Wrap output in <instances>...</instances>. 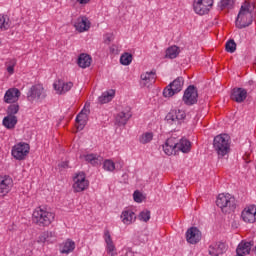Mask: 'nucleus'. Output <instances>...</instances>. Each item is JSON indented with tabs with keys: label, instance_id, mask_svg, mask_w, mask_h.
<instances>
[{
	"label": "nucleus",
	"instance_id": "8fccbe9b",
	"mask_svg": "<svg viewBox=\"0 0 256 256\" xmlns=\"http://www.w3.org/2000/svg\"><path fill=\"white\" fill-rule=\"evenodd\" d=\"M254 81L253 80H250L249 82H248V85H254Z\"/></svg>",
	"mask_w": 256,
	"mask_h": 256
},
{
	"label": "nucleus",
	"instance_id": "cd10ccee",
	"mask_svg": "<svg viewBox=\"0 0 256 256\" xmlns=\"http://www.w3.org/2000/svg\"><path fill=\"white\" fill-rule=\"evenodd\" d=\"M131 119V112H120L116 116V124L118 127L127 125V121Z\"/></svg>",
	"mask_w": 256,
	"mask_h": 256
},
{
	"label": "nucleus",
	"instance_id": "4be33fe9",
	"mask_svg": "<svg viewBox=\"0 0 256 256\" xmlns=\"http://www.w3.org/2000/svg\"><path fill=\"white\" fill-rule=\"evenodd\" d=\"M121 219L124 225H131V223L135 222L137 216L135 215V212H133V210L127 209L122 212Z\"/></svg>",
	"mask_w": 256,
	"mask_h": 256
},
{
	"label": "nucleus",
	"instance_id": "423d86ee",
	"mask_svg": "<svg viewBox=\"0 0 256 256\" xmlns=\"http://www.w3.org/2000/svg\"><path fill=\"white\" fill-rule=\"evenodd\" d=\"M187 114L184 110L174 109L166 115L168 125H181L185 121Z\"/></svg>",
	"mask_w": 256,
	"mask_h": 256
},
{
	"label": "nucleus",
	"instance_id": "c756f323",
	"mask_svg": "<svg viewBox=\"0 0 256 256\" xmlns=\"http://www.w3.org/2000/svg\"><path fill=\"white\" fill-rule=\"evenodd\" d=\"M2 123L6 129H15V125H17V116L7 115L4 117Z\"/></svg>",
	"mask_w": 256,
	"mask_h": 256
},
{
	"label": "nucleus",
	"instance_id": "f3484780",
	"mask_svg": "<svg viewBox=\"0 0 256 256\" xmlns=\"http://www.w3.org/2000/svg\"><path fill=\"white\" fill-rule=\"evenodd\" d=\"M241 217L245 223H255L256 221V206L251 205L242 211Z\"/></svg>",
	"mask_w": 256,
	"mask_h": 256
},
{
	"label": "nucleus",
	"instance_id": "39448f33",
	"mask_svg": "<svg viewBox=\"0 0 256 256\" xmlns=\"http://www.w3.org/2000/svg\"><path fill=\"white\" fill-rule=\"evenodd\" d=\"M183 85H185V79L181 76L177 77L166 88H164L163 90L164 97H173V95H177V93H181V91H183Z\"/></svg>",
	"mask_w": 256,
	"mask_h": 256
},
{
	"label": "nucleus",
	"instance_id": "7c9ffc66",
	"mask_svg": "<svg viewBox=\"0 0 256 256\" xmlns=\"http://www.w3.org/2000/svg\"><path fill=\"white\" fill-rule=\"evenodd\" d=\"M75 251V242L71 239H67L61 247V253L63 254H69L71 252Z\"/></svg>",
	"mask_w": 256,
	"mask_h": 256
},
{
	"label": "nucleus",
	"instance_id": "dca6fc26",
	"mask_svg": "<svg viewBox=\"0 0 256 256\" xmlns=\"http://www.w3.org/2000/svg\"><path fill=\"white\" fill-rule=\"evenodd\" d=\"M227 251V245L223 242H214L208 247V253L211 256L223 255Z\"/></svg>",
	"mask_w": 256,
	"mask_h": 256
},
{
	"label": "nucleus",
	"instance_id": "9d476101",
	"mask_svg": "<svg viewBox=\"0 0 256 256\" xmlns=\"http://www.w3.org/2000/svg\"><path fill=\"white\" fill-rule=\"evenodd\" d=\"M46 97L47 94H45V88H43L40 84L33 85L27 93V99L30 101V103H33L35 99H45Z\"/></svg>",
	"mask_w": 256,
	"mask_h": 256
},
{
	"label": "nucleus",
	"instance_id": "e433bc0d",
	"mask_svg": "<svg viewBox=\"0 0 256 256\" xmlns=\"http://www.w3.org/2000/svg\"><path fill=\"white\" fill-rule=\"evenodd\" d=\"M139 141H140V143H142V145H147V143H151V141H153V133L146 132V133L142 134L140 136Z\"/></svg>",
	"mask_w": 256,
	"mask_h": 256
},
{
	"label": "nucleus",
	"instance_id": "6ab92c4d",
	"mask_svg": "<svg viewBox=\"0 0 256 256\" xmlns=\"http://www.w3.org/2000/svg\"><path fill=\"white\" fill-rule=\"evenodd\" d=\"M89 117V109L84 108L81 110V112L76 116V123H77V129L79 131H83L85 129V125H87Z\"/></svg>",
	"mask_w": 256,
	"mask_h": 256
},
{
	"label": "nucleus",
	"instance_id": "5701e85b",
	"mask_svg": "<svg viewBox=\"0 0 256 256\" xmlns=\"http://www.w3.org/2000/svg\"><path fill=\"white\" fill-rule=\"evenodd\" d=\"M104 241L107 245V253H111V256H116L117 253L113 252L115 251V244H113V239L111 238V233L109 232V230L104 231Z\"/></svg>",
	"mask_w": 256,
	"mask_h": 256
},
{
	"label": "nucleus",
	"instance_id": "4c0bfd02",
	"mask_svg": "<svg viewBox=\"0 0 256 256\" xmlns=\"http://www.w3.org/2000/svg\"><path fill=\"white\" fill-rule=\"evenodd\" d=\"M233 0H221L218 4L221 10L223 9H233Z\"/></svg>",
	"mask_w": 256,
	"mask_h": 256
},
{
	"label": "nucleus",
	"instance_id": "9b49d317",
	"mask_svg": "<svg viewBox=\"0 0 256 256\" xmlns=\"http://www.w3.org/2000/svg\"><path fill=\"white\" fill-rule=\"evenodd\" d=\"M29 144L19 143L12 148V156L18 161H23L27 155H29Z\"/></svg>",
	"mask_w": 256,
	"mask_h": 256
},
{
	"label": "nucleus",
	"instance_id": "ea45409f",
	"mask_svg": "<svg viewBox=\"0 0 256 256\" xmlns=\"http://www.w3.org/2000/svg\"><path fill=\"white\" fill-rule=\"evenodd\" d=\"M103 169L105 171H110V172L115 171V162H113V160H105L103 163Z\"/></svg>",
	"mask_w": 256,
	"mask_h": 256
},
{
	"label": "nucleus",
	"instance_id": "20e7f679",
	"mask_svg": "<svg viewBox=\"0 0 256 256\" xmlns=\"http://www.w3.org/2000/svg\"><path fill=\"white\" fill-rule=\"evenodd\" d=\"M217 207L221 208L222 213H233L237 204L235 203V197L231 194H219L216 200Z\"/></svg>",
	"mask_w": 256,
	"mask_h": 256
},
{
	"label": "nucleus",
	"instance_id": "f257e3e1",
	"mask_svg": "<svg viewBox=\"0 0 256 256\" xmlns=\"http://www.w3.org/2000/svg\"><path fill=\"white\" fill-rule=\"evenodd\" d=\"M55 219V214L47 211L44 207H37L32 214V221L38 227H49Z\"/></svg>",
	"mask_w": 256,
	"mask_h": 256
},
{
	"label": "nucleus",
	"instance_id": "0eeeda50",
	"mask_svg": "<svg viewBox=\"0 0 256 256\" xmlns=\"http://www.w3.org/2000/svg\"><path fill=\"white\" fill-rule=\"evenodd\" d=\"M199 98V93L197 91V87L194 85H190L184 91V95L182 97V101L185 105L191 106L197 103V99Z\"/></svg>",
	"mask_w": 256,
	"mask_h": 256
},
{
	"label": "nucleus",
	"instance_id": "aec40b11",
	"mask_svg": "<svg viewBox=\"0 0 256 256\" xmlns=\"http://www.w3.org/2000/svg\"><path fill=\"white\" fill-rule=\"evenodd\" d=\"M162 147L166 155L177 153V139L175 137L168 138Z\"/></svg>",
	"mask_w": 256,
	"mask_h": 256
},
{
	"label": "nucleus",
	"instance_id": "c85d7f7f",
	"mask_svg": "<svg viewBox=\"0 0 256 256\" xmlns=\"http://www.w3.org/2000/svg\"><path fill=\"white\" fill-rule=\"evenodd\" d=\"M113 97H115V90H109L104 92L99 98L98 101L101 105H105V103H109L113 101Z\"/></svg>",
	"mask_w": 256,
	"mask_h": 256
},
{
	"label": "nucleus",
	"instance_id": "2eb2a0df",
	"mask_svg": "<svg viewBox=\"0 0 256 256\" xmlns=\"http://www.w3.org/2000/svg\"><path fill=\"white\" fill-rule=\"evenodd\" d=\"M53 87L58 95H63L64 93H67V91H71L73 88V82L65 83L63 80L58 79L54 82Z\"/></svg>",
	"mask_w": 256,
	"mask_h": 256
},
{
	"label": "nucleus",
	"instance_id": "4468645a",
	"mask_svg": "<svg viewBox=\"0 0 256 256\" xmlns=\"http://www.w3.org/2000/svg\"><path fill=\"white\" fill-rule=\"evenodd\" d=\"M186 241L191 245H197L201 241V231L197 227H191L186 232Z\"/></svg>",
	"mask_w": 256,
	"mask_h": 256
},
{
	"label": "nucleus",
	"instance_id": "412c9836",
	"mask_svg": "<svg viewBox=\"0 0 256 256\" xmlns=\"http://www.w3.org/2000/svg\"><path fill=\"white\" fill-rule=\"evenodd\" d=\"M74 27L77 31H79L80 33H83L84 31H89L91 27V23L89 22V19H87V17H81V18H78Z\"/></svg>",
	"mask_w": 256,
	"mask_h": 256
},
{
	"label": "nucleus",
	"instance_id": "a18cd8bd",
	"mask_svg": "<svg viewBox=\"0 0 256 256\" xmlns=\"http://www.w3.org/2000/svg\"><path fill=\"white\" fill-rule=\"evenodd\" d=\"M15 65H17V60L15 59H10L6 62V66L8 67H15Z\"/></svg>",
	"mask_w": 256,
	"mask_h": 256
},
{
	"label": "nucleus",
	"instance_id": "79ce46f5",
	"mask_svg": "<svg viewBox=\"0 0 256 256\" xmlns=\"http://www.w3.org/2000/svg\"><path fill=\"white\" fill-rule=\"evenodd\" d=\"M19 113V104H11L8 107L7 114L15 116Z\"/></svg>",
	"mask_w": 256,
	"mask_h": 256
},
{
	"label": "nucleus",
	"instance_id": "3c124183",
	"mask_svg": "<svg viewBox=\"0 0 256 256\" xmlns=\"http://www.w3.org/2000/svg\"><path fill=\"white\" fill-rule=\"evenodd\" d=\"M1 43H2V42H1V40H0V45H1Z\"/></svg>",
	"mask_w": 256,
	"mask_h": 256
},
{
	"label": "nucleus",
	"instance_id": "c03bdc74",
	"mask_svg": "<svg viewBox=\"0 0 256 256\" xmlns=\"http://www.w3.org/2000/svg\"><path fill=\"white\" fill-rule=\"evenodd\" d=\"M113 39H114L113 33H107L104 36V43H106V45H109V43H111V41H113Z\"/></svg>",
	"mask_w": 256,
	"mask_h": 256
},
{
	"label": "nucleus",
	"instance_id": "bb28decb",
	"mask_svg": "<svg viewBox=\"0 0 256 256\" xmlns=\"http://www.w3.org/2000/svg\"><path fill=\"white\" fill-rule=\"evenodd\" d=\"M92 58L90 55L82 53L78 57V65L82 69H87V67H91Z\"/></svg>",
	"mask_w": 256,
	"mask_h": 256
},
{
	"label": "nucleus",
	"instance_id": "de8ad7c7",
	"mask_svg": "<svg viewBox=\"0 0 256 256\" xmlns=\"http://www.w3.org/2000/svg\"><path fill=\"white\" fill-rule=\"evenodd\" d=\"M6 67H7V72L10 75H13L15 73V67H13V66H6Z\"/></svg>",
	"mask_w": 256,
	"mask_h": 256
},
{
	"label": "nucleus",
	"instance_id": "f8f14e48",
	"mask_svg": "<svg viewBox=\"0 0 256 256\" xmlns=\"http://www.w3.org/2000/svg\"><path fill=\"white\" fill-rule=\"evenodd\" d=\"M13 189V178L9 175L0 176V197H5Z\"/></svg>",
	"mask_w": 256,
	"mask_h": 256
},
{
	"label": "nucleus",
	"instance_id": "37998d69",
	"mask_svg": "<svg viewBox=\"0 0 256 256\" xmlns=\"http://www.w3.org/2000/svg\"><path fill=\"white\" fill-rule=\"evenodd\" d=\"M134 201L136 203H142L143 202V194L139 192V190H136L133 194Z\"/></svg>",
	"mask_w": 256,
	"mask_h": 256
},
{
	"label": "nucleus",
	"instance_id": "393cba45",
	"mask_svg": "<svg viewBox=\"0 0 256 256\" xmlns=\"http://www.w3.org/2000/svg\"><path fill=\"white\" fill-rule=\"evenodd\" d=\"M176 151L189 153V151H191V141L186 138H182L179 142L176 140Z\"/></svg>",
	"mask_w": 256,
	"mask_h": 256
},
{
	"label": "nucleus",
	"instance_id": "f704fd0d",
	"mask_svg": "<svg viewBox=\"0 0 256 256\" xmlns=\"http://www.w3.org/2000/svg\"><path fill=\"white\" fill-rule=\"evenodd\" d=\"M11 27V22L8 15H0V29L2 31H7Z\"/></svg>",
	"mask_w": 256,
	"mask_h": 256
},
{
	"label": "nucleus",
	"instance_id": "49530a36",
	"mask_svg": "<svg viewBox=\"0 0 256 256\" xmlns=\"http://www.w3.org/2000/svg\"><path fill=\"white\" fill-rule=\"evenodd\" d=\"M58 167H61V169H67L69 167V162H61Z\"/></svg>",
	"mask_w": 256,
	"mask_h": 256
},
{
	"label": "nucleus",
	"instance_id": "1a4fd4ad",
	"mask_svg": "<svg viewBox=\"0 0 256 256\" xmlns=\"http://www.w3.org/2000/svg\"><path fill=\"white\" fill-rule=\"evenodd\" d=\"M193 7L198 15H207L213 7V0H194Z\"/></svg>",
	"mask_w": 256,
	"mask_h": 256
},
{
	"label": "nucleus",
	"instance_id": "72a5a7b5",
	"mask_svg": "<svg viewBox=\"0 0 256 256\" xmlns=\"http://www.w3.org/2000/svg\"><path fill=\"white\" fill-rule=\"evenodd\" d=\"M85 161L87 163H90L91 165H99L101 164V158L97 156V154H88L83 156Z\"/></svg>",
	"mask_w": 256,
	"mask_h": 256
},
{
	"label": "nucleus",
	"instance_id": "2f4dec72",
	"mask_svg": "<svg viewBox=\"0 0 256 256\" xmlns=\"http://www.w3.org/2000/svg\"><path fill=\"white\" fill-rule=\"evenodd\" d=\"M51 239H55V232L53 231H46L43 232L39 237H38V243H49L51 242Z\"/></svg>",
	"mask_w": 256,
	"mask_h": 256
},
{
	"label": "nucleus",
	"instance_id": "7ed1b4c3",
	"mask_svg": "<svg viewBox=\"0 0 256 256\" xmlns=\"http://www.w3.org/2000/svg\"><path fill=\"white\" fill-rule=\"evenodd\" d=\"M213 147L219 158L225 157L231 151V137L228 134L217 135L213 140Z\"/></svg>",
	"mask_w": 256,
	"mask_h": 256
},
{
	"label": "nucleus",
	"instance_id": "c9c22d12",
	"mask_svg": "<svg viewBox=\"0 0 256 256\" xmlns=\"http://www.w3.org/2000/svg\"><path fill=\"white\" fill-rule=\"evenodd\" d=\"M133 61V55L131 53H124L120 57V63L121 65H131Z\"/></svg>",
	"mask_w": 256,
	"mask_h": 256
},
{
	"label": "nucleus",
	"instance_id": "58836bf2",
	"mask_svg": "<svg viewBox=\"0 0 256 256\" xmlns=\"http://www.w3.org/2000/svg\"><path fill=\"white\" fill-rule=\"evenodd\" d=\"M225 48L227 53H235V51H237V44L235 43V40H229L226 43Z\"/></svg>",
	"mask_w": 256,
	"mask_h": 256
},
{
	"label": "nucleus",
	"instance_id": "6e6552de",
	"mask_svg": "<svg viewBox=\"0 0 256 256\" xmlns=\"http://www.w3.org/2000/svg\"><path fill=\"white\" fill-rule=\"evenodd\" d=\"M73 182L74 193H81L89 187V180H87L83 172L76 174Z\"/></svg>",
	"mask_w": 256,
	"mask_h": 256
},
{
	"label": "nucleus",
	"instance_id": "473e14b6",
	"mask_svg": "<svg viewBox=\"0 0 256 256\" xmlns=\"http://www.w3.org/2000/svg\"><path fill=\"white\" fill-rule=\"evenodd\" d=\"M179 47L177 46H171L166 50V57L168 59H177V57L179 56Z\"/></svg>",
	"mask_w": 256,
	"mask_h": 256
},
{
	"label": "nucleus",
	"instance_id": "a878e982",
	"mask_svg": "<svg viewBox=\"0 0 256 256\" xmlns=\"http://www.w3.org/2000/svg\"><path fill=\"white\" fill-rule=\"evenodd\" d=\"M253 247V241L247 242V241H242L237 249L236 253H240L242 255H249L251 253V248Z\"/></svg>",
	"mask_w": 256,
	"mask_h": 256
},
{
	"label": "nucleus",
	"instance_id": "09e8293b",
	"mask_svg": "<svg viewBox=\"0 0 256 256\" xmlns=\"http://www.w3.org/2000/svg\"><path fill=\"white\" fill-rule=\"evenodd\" d=\"M78 3H80V5H87V3H89V1L91 0H77Z\"/></svg>",
	"mask_w": 256,
	"mask_h": 256
},
{
	"label": "nucleus",
	"instance_id": "a19ab883",
	"mask_svg": "<svg viewBox=\"0 0 256 256\" xmlns=\"http://www.w3.org/2000/svg\"><path fill=\"white\" fill-rule=\"evenodd\" d=\"M138 217H139L140 221H144V223H147V221H149V219H151V211L143 210L142 212H140Z\"/></svg>",
	"mask_w": 256,
	"mask_h": 256
},
{
	"label": "nucleus",
	"instance_id": "f03ea898",
	"mask_svg": "<svg viewBox=\"0 0 256 256\" xmlns=\"http://www.w3.org/2000/svg\"><path fill=\"white\" fill-rule=\"evenodd\" d=\"M253 23V12H251V3L245 1L236 18V27L238 29H245Z\"/></svg>",
	"mask_w": 256,
	"mask_h": 256
},
{
	"label": "nucleus",
	"instance_id": "a211bd4d",
	"mask_svg": "<svg viewBox=\"0 0 256 256\" xmlns=\"http://www.w3.org/2000/svg\"><path fill=\"white\" fill-rule=\"evenodd\" d=\"M21 97V91L17 88H9L4 95V103H16Z\"/></svg>",
	"mask_w": 256,
	"mask_h": 256
},
{
	"label": "nucleus",
	"instance_id": "b1692460",
	"mask_svg": "<svg viewBox=\"0 0 256 256\" xmlns=\"http://www.w3.org/2000/svg\"><path fill=\"white\" fill-rule=\"evenodd\" d=\"M140 79L141 85H143V87H149V85L155 83V72L151 71L143 73L141 74Z\"/></svg>",
	"mask_w": 256,
	"mask_h": 256
},
{
	"label": "nucleus",
	"instance_id": "ddd939ff",
	"mask_svg": "<svg viewBox=\"0 0 256 256\" xmlns=\"http://www.w3.org/2000/svg\"><path fill=\"white\" fill-rule=\"evenodd\" d=\"M247 90L245 88L235 87L232 89L230 99L235 103H243L247 99Z\"/></svg>",
	"mask_w": 256,
	"mask_h": 256
}]
</instances>
